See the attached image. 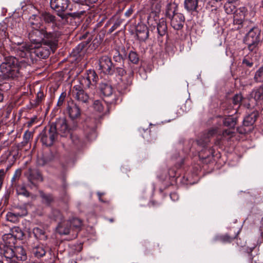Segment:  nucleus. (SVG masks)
Wrapping results in <instances>:
<instances>
[{"instance_id": "6ab92c4d", "label": "nucleus", "mask_w": 263, "mask_h": 263, "mask_svg": "<svg viewBox=\"0 0 263 263\" xmlns=\"http://www.w3.org/2000/svg\"><path fill=\"white\" fill-rule=\"evenodd\" d=\"M250 98L251 101L254 100L258 103H261L263 100V87L253 90L250 94Z\"/></svg>"}, {"instance_id": "680f3d73", "label": "nucleus", "mask_w": 263, "mask_h": 263, "mask_svg": "<svg viewBox=\"0 0 263 263\" xmlns=\"http://www.w3.org/2000/svg\"><path fill=\"white\" fill-rule=\"evenodd\" d=\"M242 62H243V63H247L246 60L245 59H243Z\"/></svg>"}, {"instance_id": "bb28decb", "label": "nucleus", "mask_w": 263, "mask_h": 263, "mask_svg": "<svg viewBox=\"0 0 263 263\" xmlns=\"http://www.w3.org/2000/svg\"><path fill=\"white\" fill-rule=\"evenodd\" d=\"M40 17L46 23H52L55 21V16L49 13L44 12L41 14Z\"/></svg>"}, {"instance_id": "ddd939ff", "label": "nucleus", "mask_w": 263, "mask_h": 263, "mask_svg": "<svg viewBox=\"0 0 263 263\" xmlns=\"http://www.w3.org/2000/svg\"><path fill=\"white\" fill-rule=\"evenodd\" d=\"M24 234L21 229L17 227H14L11 229L10 232L4 235V238L11 239V242L14 243L16 239H21L23 237Z\"/></svg>"}, {"instance_id": "aec40b11", "label": "nucleus", "mask_w": 263, "mask_h": 263, "mask_svg": "<svg viewBox=\"0 0 263 263\" xmlns=\"http://www.w3.org/2000/svg\"><path fill=\"white\" fill-rule=\"evenodd\" d=\"M34 237L41 240H47L48 236L46 230L41 227H35L32 230Z\"/></svg>"}, {"instance_id": "c85d7f7f", "label": "nucleus", "mask_w": 263, "mask_h": 263, "mask_svg": "<svg viewBox=\"0 0 263 263\" xmlns=\"http://www.w3.org/2000/svg\"><path fill=\"white\" fill-rule=\"evenodd\" d=\"M254 81L256 82H263V66L260 67L255 73Z\"/></svg>"}, {"instance_id": "4be33fe9", "label": "nucleus", "mask_w": 263, "mask_h": 263, "mask_svg": "<svg viewBox=\"0 0 263 263\" xmlns=\"http://www.w3.org/2000/svg\"><path fill=\"white\" fill-rule=\"evenodd\" d=\"M27 176L29 180L31 182H33L34 180H42L40 172L36 170L29 168L27 173Z\"/></svg>"}, {"instance_id": "13d9d810", "label": "nucleus", "mask_w": 263, "mask_h": 263, "mask_svg": "<svg viewBox=\"0 0 263 263\" xmlns=\"http://www.w3.org/2000/svg\"><path fill=\"white\" fill-rule=\"evenodd\" d=\"M34 119H33L31 120L29 122V123H28V125H29V126H31V125L32 124L33 122H34Z\"/></svg>"}, {"instance_id": "79ce46f5", "label": "nucleus", "mask_w": 263, "mask_h": 263, "mask_svg": "<svg viewBox=\"0 0 263 263\" xmlns=\"http://www.w3.org/2000/svg\"><path fill=\"white\" fill-rule=\"evenodd\" d=\"M66 92H63L59 98V100L58 101V102H57V106H62L63 104V103L64 102V100L66 98Z\"/></svg>"}, {"instance_id": "5701e85b", "label": "nucleus", "mask_w": 263, "mask_h": 263, "mask_svg": "<svg viewBox=\"0 0 263 263\" xmlns=\"http://www.w3.org/2000/svg\"><path fill=\"white\" fill-rule=\"evenodd\" d=\"M69 221L60 222L57 228V232L61 235H67L69 233L70 228L68 226Z\"/></svg>"}, {"instance_id": "4d7b16f0", "label": "nucleus", "mask_w": 263, "mask_h": 263, "mask_svg": "<svg viewBox=\"0 0 263 263\" xmlns=\"http://www.w3.org/2000/svg\"><path fill=\"white\" fill-rule=\"evenodd\" d=\"M3 95L2 92H0V102L2 101L3 100Z\"/></svg>"}, {"instance_id": "58836bf2", "label": "nucleus", "mask_w": 263, "mask_h": 263, "mask_svg": "<svg viewBox=\"0 0 263 263\" xmlns=\"http://www.w3.org/2000/svg\"><path fill=\"white\" fill-rule=\"evenodd\" d=\"M122 20L120 18H118L114 24L111 26V27L109 29V31L110 33H111L114 30L117 29L121 24Z\"/></svg>"}, {"instance_id": "7ed1b4c3", "label": "nucleus", "mask_w": 263, "mask_h": 263, "mask_svg": "<svg viewBox=\"0 0 263 263\" xmlns=\"http://www.w3.org/2000/svg\"><path fill=\"white\" fill-rule=\"evenodd\" d=\"M61 132L62 136L69 132L68 127L64 116L60 117L55 122L54 125L51 126L48 130H43L40 134L41 140L43 144L51 146L57 137V133Z\"/></svg>"}, {"instance_id": "a878e982", "label": "nucleus", "mask_w": 263, "mask_h": 263, "mask_svg": "<svg viewBox=\"0 0 263 263\" xmlns=\"http://www.w3.org/2000/svg\"><path fill=\"white\" fill-rule=\"evenodd\" d=\"M167 25L166 22L161 19L157 24V31L160 36H163L167 32Z\"/></svg>"}, {"instance_id": "e433bc0d", "label": "nucleus", "mask_w": 263, "mask_h": 263, "mask_svg": "<svg viewBox=\"0 0 263 263\" xmlns=\"http://www.w3.org/2000/svg\"><path fill=\"white\" fill-rule=\"evenodd\" d=\"M161 5L160 3L158 1H154L152 5V10L156 13H158L160 11Z\"/></svg>"}, {"instance_id": "052dcab7", "label": "nucleus", "mask_w": 263, "mask_h": 263, "mask_svg": "<svg viewBox=\"0 0 263 263\" xmlns=\"http://www.w3.org/2000/svg\"><path fill=\"white\" fill-rule=\"evenodd\" d=\"M237 0H228V2L229 3H234L235 2L237 1Z\"/></svg>"}, {"instance_id": "de8ad7c7", "label": "nucleus", "mask_w": 263, "mask_h": 263, "mask_svg": "<svg viewBox=\"0 0 263 263\" xmlns=\"http://www.w3.org/2000/svg\"><path fill=\"white\" fill-rule=\"evenodd\" d=\"M74 2L78 3H83V1H84L85 3H96L98 0H73Z\"/></svg>"}, {"instance_id": "f257e3e1", "label": "nucleus", "mask_w": 263, "mask_h": 263, "mask_svg": "<svg viewBox=\"0 0 263 263\" xmlns=\"http://www.w3.org/2000/svg\"><path fill=\"white\" fill-rule=\"evenodd\" d=\"M12 49L20 58L13 56L6 57L0 69L6 78L15 79L25 75L28 72L27 68L36 59L33 58V45L29 43H14Z\"/></svg>"}, {"instance_id": "864d4df0", "label": "nucleus", "mask_w": 263, "mask_h": 263, "mask_svg": "<svg viewBox=\"0 0 263 263\" xmlns=\"http://www.w3.org/2000/svg\"><path fill=\"white\" fill-rule=\"evenodd\" d=\"M133 13V10L132 9H129L125 13V15L126 16H129Z\"/></svg>"}, {"instance_id": "774afa93", "label": "nucleus", "mask_w": 263, "mask_h": 263, "mask_svg": "<svg viewBox=\"0 0 263 263\" xmlns=\"http://www.w3.org/2000/svg\"><path fill=\"white\" fill-rule=\"evenodd\" d=\"M0 263H4V262L0 260Z\"/></svg>"}, {"instance_id": "5fc2aeb1", "label": "nucleus", "mask_w": 263, "mask_h": 263, "mask_svg": "<svg viewBox=\"0 0 263 263\" xmlns=\"http://www.w3.org/2000/svg\"><path fill=\"white\" fill-rule=\"evenodd\" d=\"M256 245H257L256 244L254 245L253 246L250 247L249 248V251L250 252H251L253 251V250L256 247Z\"/></svg>"}, {"instance_id": "1a4fd4ad", "label": "nucleus", "mask_w": 263, "mask_h": 263, "mask_svg": "<svg viewBox=\"0 0 263 263\" xmlns=\"http://www.w3.org/2000/svg\"><path fill=\"white\" fill-rule=\"evenodd\" d=\"M72 93L74 98L78 101L85 104L88 103L89 100V95L83 90L81 85H74Z\"/></svg>"}, {"instance_id": "f03ea898", "label": "nucleus", "mask_w": 263, "mask_h": 263, "mask_svg": "<svg viewBox=\"0 0 263 263\" xmlns=\"http://www.w3.org/2000/svg\"><path fill=\"white\" fill-rule=\"evenodd\" d=\"M260 29L257 27H253L249 29L248 32V59H250L251 62L248 60V67L256 66L257 61L260 57V53L258 50V44L260 41Z\"/></svg>"}, {"instance_id": "6e6d98bb", "label": "nucleus", "mask_w": 263, "mask_h": 263, "mask_svg": "<svg viewBox=\"0 0 263 263\" xmlns=\"http://www.w3.org/2000/svg\"><path fill=\"white\" fill-rule=\"evenodd\" d=\"M255 14V11L253 9L250 12V15L254 16Z\"/></svg>"}, {"instance_id": "f3484780", "label": "nucleus", "mask_w": 263, "mask_h": 263, "mask_svg": "<svg viewBox=\"0 0 263 263\" xmlns=\"http://www.w3.org/2000/svg\"><path fill=\"white\" fill-rule=\"evenodd\" d=\"M93 107L95 110L99 112H102L104 115L110 114L108 105L106 103L101 101H95L93 104Z\"/></svg>"}, {"instance_id": "2f4dec72", "label": "nucleus", "mask_w": 263, "mask_h": 263, "mask_svg": "<svg viewBox=\"0 0 263 263\" xmlns=\"http://www.w3.org/2000/svg\"><path fill=\"white\" fill-rule=\"evenodd\" d=\"M225 12L227 14H232L235 12V7L233 3H229L228 1L224 6Z\"/></svg>"}, {"instance_id": "e2e57ef3", "label": "nucleus", "mask_w": 263, "mask_h": 263, "mask_svg": "<svg viewBox=\"0 0 263 263\" xmlns=\"http://www.w3.org/2000/svg\"><path fill=\"white\" fill-rule=\"evenodd\" d=\"M35 16H36V15H32V18L33 19V18H35Z\"/></svg>"}, {"instance_id": "2eb2a0df", "label": "nucleus", "mask_w": 263, "mask_h": 263, "mask_svg": "<svg viewBox=\"0 0 263 263\" xmlns=\"http://www.w3.org/2000/svg\"><path fill=\"white\" fill-rule=\"evenodd\" d=\"M10 251L11 252V256H7L8 258H13L15 257L17 260L22 261L26 260L27 258L26 252L22 247L15 248V252L12 249H10Z\"/></svg>"}, {"instance_id": "6e6552de", "label": "nucleus", "mask_w": 263, "mask_h": 263, "mask_svg": "<svg viewBox=\"0 0 263 263\" xmlns=\"http://www.w3.org/2000/svg\"><path fill=\"white\" fill-rule=\"evenodd\" d=\"M70 2L69 0H50V4L52 9L54 10L60 16L68 9Z\"/></svg>"}, {"instance_id": "b1692460", "label": "nucleus", "mask_w": 263, "mask_h": 263, "mask_svg": "<svg viewBox=\"0 0 263 263\" xmlns=\"http://www.w3.org/2000/svg\"><path fill=\"white\" fill-rule=\"evenodd\" d=\"M198 0H184V8L189 12L195 11L198 7Z\"/></svg>"}, {"instance_id": "dca6fc26", "label": "nucleus", "mask_w": 263, "mask_h": 263, "mask_svg": "<svg viewBox=\"0 0 263 263\" xmlns=\"http://www.w3.org/2000/svg\"><path fill=\"white\" fill-rule=\"evenodd\" d=\"M31 252L35 257L41 258L46 254V247L41 243L34 244L32 247Z\"/></svg>"}, {"instance_id": "20e7f679", "label": "nucleus", "mask_w": 263, "mask_h": 263, "mask_svg": "<svg viewBox=\"0 0 263 263\" xmlns=\"http://www.w3.org/2000/svg\"><path fill=\"white\" fill-rule=\"evenodd\" d=\"M33 26V29L28 34V38L31 42V45H39L53 40V38H59L60 34L57 32H47L44 28L39 29L37 25L33 22H31Z\"/></svg>"}, {"instance_id": "0eeeda50", "label": "nucleus", "mask_w": 263, "mask_h": 263, "mask_svg": "<svg viewBox=\"0 0 263 263\" xmlns=\"http://www.w3.org/2000/svg\"><path fill=\"white\" fill-rule=\"evenodd\" d=\"M135 69V66L131 64H129L126 69L119 67L116 68L117 73L122 77L121 81L125 90H127L128 87L132 84Z\"/></svg>"}, {"instance_id": "8fccbe9b", "label": "nucleus", "mask_w": 263, "mask_h": 263, "mask_svg": "<svg viewBox=\"0 0 263 263\" xmlns=\"http://www.w3.org/2000/svg\"><path fill=\"white\" fill-rule=\"evenodd\" d=\"M114 59L115 60V61L116 62H122L123 60V58L122 57L121 55H120V54H118L117 55H115L114 57Z\"/></svg>"}, {"instance_id": "603ef678", "label": "nucleus", "mask_w": 263, "mask_h": 263, "mask_svg": "<svg viewBox=\"0 0 263 263\" xmlns=\"http://www.w3.org/2000/svg\"><path fill=\"white\" fill-rule=\"evenodd\" d=\"M5 174V171L3 169L0 170V182H2L3 178L4 177Z\"/></svg>"}, {"instance_id": "3c124183", "label": "nucleus", "mask_w": 263, "mask_h": 263, "mask_svg": "<svg viewBox=\"0 0 263 263\" xmlns=\"http://www.w3.org/2000/svg\"><path fill=\"white\" fill-rule=\"evenodd\" d=\"M21 175L20 171H16L12 178V181H13L16 178L18 177Z\"/></svg>"}, {"instance_id": "4c0bfd02", "label": "nucleus", "mask_w": 263, "mask_h": 263, "mask_svg": "<svg viewBox=\"0 0 263 263\" xmlns=\"http://www.w3.org/2000/svg\"><path fill=\"white\" fill-rule=\"evenodd\" d=\"M242 99L241 94H236L233 98V103L234 105H239Z\"/></svg>"}, {"instance_id": "a211bd4d", "label": "nucleus", "mask_w": 263, "mask_h": 263, "mask_svg": "<svg viewBox=\"0 0 263 263\" xmlns=\"http://www.w3.org/2000/svg\"><path fill=\"white\" fill-rule=\"evenodd\" d=\"M138 39L141 41H145L149 35L148 29L145 25H140L138 27L136 32Z\"/></svg>"}, {"instance_id": "49530a36", "label": "nucleus", "mask_w": 263, "mask_h": 263, "mask_svg": "<svg viewBox=\"0 0 263 263\" xmlns=\"http://www.w3.org/2000/svg\"><path fill=\"white\" fill-rule=\"evenodd\" d=\"M70 138H71V139L72 141V142L74 144H78L79 142V139L78 138V137L77 136V135H70Z\"/></svg>"}, {"instance_id": "393cba45", "label": "nucleus", "mask_w": 263, "mask_h": 263, "mask_svg": "<svg viewBox=\"0 0 263 263\" xmlns=\"http://www.w3.org/2000/svg\"><path fill=\"white\" fill-rule=\"evenodd\" d=\"M100 90L103 95L106 97H110L112 94L111 86L106 83H102L100 85Z\"/></svg>"}, {"instance_id": "412c9836", "label": "nucleus", "mask_w": 263, "mask_h": 263, "mask_svg": "<svg viewBox=\"0 0 263 263\" xmlns=\"http://www.w3.org/2000/svg\"><path fill=\"white\" fill-rule=\"evenodd\" d=\"M98 80V76L93 70L87 71V76L84 80L85 83L87 87H89L92 82L96 83Z\"/></svg>"}, {"instance_id": "4468645a", "label": "nucleus", "mask_w": 263, "mask_h": 263, "mask_svg": "<svg viewBox=\"0 0 263 263\" xmlns=\"http://www.w3.org/2000/svg\"><path fill=\"white\" fill-rule=\"evenodd\" d=\"M66 111L69 115H81V114L80 106L72 100L67 102Z\"/></svg>"}, {"instance_id": "72a5a7b5", "label": "nucleus", "mask_w": 263, "mask_h": 263, "mask_svg": "<svg viewBox=\"0 0 263 263\" xmlns=\"http://www.w3.org/2000/svg\"><path fill=\"white\" fill-rule=\"evenodd\" d=\"M16 192L17 194L22 195L25 197H28L29 196V192L26 190L25 187L23 186H18L16 189Z\"/></svg>"}, {"instance_id": "37998d69", "label": "nucleus", "mask_w": 263, "mask_h": 263, "mask_svg": "<svg viewBox=\"0 0 263 263\" xmlns=\"http://www.w3.org/2000/svg\"><path fill=\"white\" fill-rule=\"evenodd\" d=\"M232 238L228 235L217 236L215 240H219L222 242H230L231 241Z\"/></svg>"}, {"instance_id": "69168bd1", "label": "nucleus", "mask_w": 263, "mask_h": 263, "mask_svg": "<svg viewBox=\"0 0 263 263\" xmlns=\"http://www.w3.org/2000/svg\"><path fill=\"white\" fill-rule=\"evenodd\" d=\"M256 117H257V116H254V118H255V119H254V120H256Z\"/></svg>"}, {"instance_id": "39448f33", "label": "nucleus", "mask_w": 263, "mask_h": 263, "mask_svg": "<svg viewBox=\"0 0 263 263\" xmlns=\"http://www.w3.org/2000/svg\"><path fill=\"white\" fill-rule=\"evenodd\" d=\"M233 135L234 133L231 130H222L221 126H215L209 129L208 133L204 136L203 141L204 143H206L208 142L206 139L216 136L215 144L220 145L228 142Z\"/></svg>"}, {"instance_id": "338daca9", "label": "nucleus", "mask_w": 263, "mask_h": 263, "mask_svg": "<svg viewBox=\"0 0 263 263\" xmlns=\"http://www.w3.org/2000/svg\"><path fill=\"white\" fill-rule=\"evenodd\" d=\"M246 117H247V116H246V117L243 119V121H245Z\"/></svg>"}, {"instance_id": "473e14b6", "label": "nucleus", "mask_w": 263, "mask_h": 263, "mask_svg": "<svg viewBox=\"0 0 263 263\" xmlns=\"http://www.w3.org/2000/svg\"><path fill=\"white\" fill-rule=\"evenodd\" d=\"M231 116H228L227 118H226L223 120V124L225 126H229L230 127H234L236 124V119H233L230 117Z\"/></svg>"}, {"instance_id": "09e8293b", "label": "nucleus", "mask_w": 263, "mask_h": 263, "mask_svg": "<svg viewBox=\"0 0 263 263\" xmlns=\"http://www.w3.org/2000/svg\"><path fill=\"white\" fill-rule=\"evenodd\" d=\"M170 198L173 201H176L178 199V195L176 193H172L170 194Z\"/></svg>"}, {"instance_id": "f8f14e48", "label": "nucleus", "mask_w": 263, "mask_h": 263, "mask_svg": "<svg viewBox=\"0 0 263 263\" xmlns=\"http://www.w3.org/2000/svg\"><path fill=\"white\" fill-rule=\"evenodd\" d=\"M184 20L182 13H175L171 19V26L175 30H180L183 27Z\"/></svg>"}, {"instance_id": "c756f323", "label": "nucleus", "mask_w": 263, "mask_h": 263, "mask_svg": "<svg viewBox=\"0 0 263 263\" xmlns=\"http://www.w3.org/2000/svg\"><path fill=\"white\" fill-rule=\"evenodd\" d=\"M32 137L33 133L31 132L26 131L23 135V140L22 142L23 145H26L32 139Z\"/></svg>"}, {"instance_id": "9d476101", "label": "nucleus", "mask_w": 263, "mask_h": 263, "mask_svg": "<svg viewBox=\"0 0 263 263\" xmlns=\"http://www.w3.org/2000/svg\"><path fill=\"white\" fill-rule=\"evenodd\" d=\"M100 69L105 74H111L114 72V66L111 60L108 56H102L99 60Z\"/></svg>"}, {"instance_id": "a18cd8bd", "label": "nucleus", "mask_w": 263, "mask_h": 263, "mask_svg": "<svg viewBox=\"0 0 263 263\" xmlns=\"http://www.w3.org/2000/svg\"><path fill=\"white\" fill-rule=\"evenodd\" d=\"M84 44H79L74 49L73 52L76 53L77 54L79 53L81 50L84 48Z\"/></svg>"}, {"instance_id": "423d86ee", "label": "nucleus", "mask_w": 263, "mask_h": 263, "mask_svg": "<svg viewBox=\"0 0 263 263\" xmlns=\"http://www.w3.org/2000/svg\"><path fill=\"white\" fill-rule=\"evenodd\" d=\"M58 43V38H53L49 41L45 42L33 46V58H37L40 59H46L48 57L50 52H54L57 49Z\"/></svg>"}, {"instance_id": "0e129e2a", "label": "nucleus", "mask_w": 263, "mask_h": 263, "mask_svg": "<svg viewBox=\"0 0 263 263\" xmlns=\"http://www.w3.org/2000/svg\"><path fill=\"white\" fill-rule=\"evenodd\" d=\"M261 6L263 7V0L261 1Z\"/></svg>"}, {"instance_id": "a19ab883", "label": "nucleus", "mask_w": 263, "mask_h": 263, "mask_svg": "<svg viewBox=\"0 0 263 263\" xmlns=\"http://www.w3.org/2000/svg\"><path fill=\"white\" fill-rule=\"evenodd\" d=\"M86 134L87 138L89 140H94L97 137V134L94 128L91 129L90 133H87Z\"/></svg>"}, {"instance_id": "bf43d9fd", "label": "nucleus", "mask_w": 263, "mask_h": 263, "mask_svg": "<svg viewBox=\"0 0 263 263\" xmlns=\"http://www.w3.org/2000/svg\"><path fill=\"white\" fill-rule=\"evenodd\" d=\"M98 196L99 197V200L103 202V201L101 199V196L103 195V194H101L100 193H98Z\"/></svg>"}, {"instance_id": "f704fd0d", "label": "nucleus", "mask_w": 263, "mask_h": 263, "mask_svg": "<svg viewBox=\"0 0 263 263\" xmlns=\"http://www.w3.org/2000/svg\"><path fill=\"white\" fill-rule=\"evenodd\" d=\"M41 196L43 199V202L48 204L53 200V198L51 195L45 194L43 193L41 194Z\"/></svg>"}, {"instance_id": "cd10ccee", "label": "nucleus", "mask_w": 263, "mask_h": 263, "mask_svg": "<svg viewBox=\"0 0 263 263\" xmlns=\"http://www.w3.org/2000/svg\"><path fill=\"white\" fill-rule=\"evenodd\" d=\"M49 217L51 219L58 221L59 223L62 220V215L58 210H53L49 214Z\"/></svg>"}, {"instance_id": "ea45409f", "label": "nucleus", "mask_w": 263, "mask_h": 263, "mask_svg": "<svg viewBox=\"0 0 263 263\" xmlns=\"http://www.w3.org/2000/svg\"><path fill=\"white\" fill-rule=\"evenodd\" d=\"M44 95L43 92L41 90L37 92L36 97L35 99L36 104L37 105V104H40L42 102L43 99H44Z\"/></svg>"}, {"instance_id": "c9c22d12", "label": "nucleus", "mask_w": 263, "mask_h": 263, "mask_svg": "<svg viewBox=\"0 0 263 263\" xmlns=\"http://www.w3.org/2000/svg\"><path fill=\"white\" fill-rule=\"evenodd\" d=\"M69 223L76 228H79L82 226V221L79 218H74L69 222Z\"/></svg>"}, {"instance_id": "c03bdc74", "label": "nucleus", "mask_w": 263, "mask_h": 263, "mask_svg": "<svg viewBox=\"0 0 263 263\" xmlns=\"http://www.w3.org/2000/svg\"><path fill=\"white\" fill-rule=\"evenodd\" d=\"M84 12V11H80L73 13H68V15L74 18L80 17Z\"/></svg>"}, {"instance_id": "9b49d317", "label": "nucleus", "mask_w": 263, "mask_h": 263, "mask_svg": "<svg viewBox=\"0 0 263 263\" xmlns=\"http://www.w3.org/2000/svg\"><path fill=\"white\" fill-rule=\"evenodd\" d=\"M27 214V212L25 207H21L20 209L16 208L12 212H8L6 214V219L12 223H16L18 221L19 218Z\"/></svg>"}, {"instance_id": "7c9ffc66", "label": "nucleus", "mask_w": 263, "mask_h": 263, "mask_svg": "<svg viewBox=\"0 0 263 263\" xmlns=\"http://www.w3.org/2000/svg\"><path fill=\"white\" fill-rule=\"evenodd\" d=\"M128 59L133 64H137L139 61V58L137 53L133 51H130L129 53Z\"/></svg>"}]
</instances>
